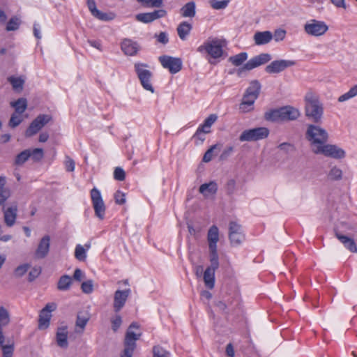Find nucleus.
I'll return each instance as SVG.
<instances>
[{"label": "nucleus", "instance_id": "nucleus-50", "mask_svg": "<svg viewBox=\"0 0 357 357\" xmlns=\"http://www.w3.org/2000/svg\"><path fill=\"white\" fill-rule=\"evenodd\" d=\"M229 234H243L241 226L236 222H231L229 223Z\"/></svg>", "mask_w": 357, "mask_h": 357}, {"label": "nucleus", "instance_id": "nucleus-47", "mask_svg": "<svg viewBox=\"0 0 357 357\" xmlns=\"http://www.w3.org/2000/svg\"><path fill=\"white\" fill-rule=\"evenodd\" d=\"M218 146H219L218 144H215V145L211 146V148L208 149L204 153L202 160L204 162H210L213 158L214 150L218 149Z\"/></svg>", "mask_w": 357, "mask_h": 357}, {"label": "nucleus", "instance_id": "nucleus-59", "mask_svg": "<svg viewBox=\"0 0 357 357\" xmlns=\"http://www.w3.org/2000/svg\"><path fill=\"white\" fill-rule=\"evenodd\" d=\"M3 357H13L14 347L13 345L2 346Z\"/></svg>", "mask_w": 357, "mask_h": 357}, {"label": "nucleus", "instance_id": "nucleus-46", "mask_svg": "<svg viewBox=\"0 0 357 357\" xmlns=\"http://www.w3.org/2000/svg\"><path fill=\"white\" fill-rule=\"evenodd\" d=\"M153 357H169V352L160 346H155L153 349Z\"/></svg>", "mask_w": 357, "mask_h": 357}, {"label": "nucleus", "instance_id": "nucleus-44", "mask_svg": "<svg viewBox=\"0 0 357 357\" xmlns=\"http://www.w3.org/2000/svg\"><path fill=\"white\" fill-rule=\"evenodd\" d=\"M30 154H31V158L34 161H39L44 156L43 150L40 148H36L33 150L30 149Z\"/></svg>", "mask_w": 357, "mask_h": 357}, {"label": "nucleus", "instance_id": "nucleus-14", "mask_svg": "<svg viewBox=\"0 0 357 357\" xmlns=\"http://www.w3.org/2000/svg\"><path fill=\"white\" fill-rule=\"evenodd\" d=\"M159 61L162 67L168 69L172 74L179 72L182 68V61L179 58L164 55L159 57Z\"/></svg>", "mask_w": 357, "mask_h": 357}, {"label": "nucleus", "instance_id": "nucleus-12", "mask_svg": "<svg viewBox=\"0 0 357 357\" xmlns=\"http://www.w3.org/2000/svg\"><path fill=\"white\" fill-rule=\"evenodd\" d=\"M315 154H321L326 157H331L335 159H342L345 157V151L334 144L325 143L320 149H317Z\"/></svg>", "mask_w": 357, "mask_h": 357}, {"label": "nucleus", "instance_id": "nucleus-58", "mask_svg": "<svg viewBox=\"0 0 357 357\" xmlns=\"http://www.w3.org/2000/svg\"><path fill=\"white\" fill-rule=\"evenodd\" d=\"M111 322L112 328L114 332H116L120 328L122 324L121 317L119 315H116L115 317L112 319Z\"/></svg>", "mask_w": 357, "mask_h": 357}, {"label": "nucleus", "instance_id": "nucleus-40", "mask_svg": "<svg viewBox=\"0 0 357 357\" xmlns=\"http://www.w3.org/2000/svg\"><path fill=\"white\" fill-rule=\"evenodd\" d=\"M22 121V114L14 112L10 119L8 124L10 127L13 128L19 126Z\"/></svg>", "mask_w": 357, "mask_h": 357}, {"label": "nucleus", "instance_id": "nucleus-45", "mask_svg": "<svg viewBox=\"0 0 357 357\" xmlns=\"http://www.w3.org/2000/svg\"><path fill=\"white\" fill-rule=\"evenodd\" d=\"M342 170L336 167H333L328 174V177L331 180H340L342 178Z\"/></svg>", "mask_w": 357, "mask_h": 357}, {"label": "nucleus", "instance_id": "nucleus-49", "mask_svg": "<svg viewBox=\"0 0 357 357\" xmlns=\"http://www.w3.org/2000/svg\"><path fill=\"white\" fill-rule=\"evenodd\" d=\"M150 13H143L137 14L135 17L137 21L147 24L153 22Z\"/></svg>", "mask_w": 357, "mask_h": 357}, {"label": "nucleus", "instance_id": "nucleus-38", "mask_svg": "<svg viewBox=\"0 0 357 357\" xmlns=\"http://www.w3.org/2000/svg\"><path fill=\"white\" fill-rule=\"evenodd\" d=\"M142 6L150 8H160L162 6V0H137Z\"/></svg>", "mask_w": 357, "mask_h": 357}, {"label": "nucleus", "instance_id": "nucleus-51", "mask_svg": "<svg viewBox=\"0 0 357 357\" xmlns=\"http://www.w3.org/2000/svg\"><path fill=\"white\" fill-rule=\"evenodd\" d=\"M114 178L116 181H124L126 178L125 171L121 167H116L114 171Z\"/></svg>", "mask_w": 357, "mask_h": 357}, {"label": "nucleus", "instance_id": "nucleus-54", "mask_svg": "<svg viewBox=\"0 0 357 357\" xmlns=\"http://www.w3.org/2000/svg\"><path fill=\"white\" fill-rule=\"evenodd\" d=\"M150 14L151 15V20L153 22L155 20L165 17L167 15V12L165 10L160 9L154 10L153 12H150Z\"/></svg>", "mask_w": 357, "mask_h": 357}, {"label": "nucleus", "instance_id": "nucleus-26", "mask_svg": "<svg viewBox=\"0 0 357 357\" xmlns=\"http://www.w3.org/2000/svg\"><path fill=\"white\" fill-rule=\"evenodd\" d=\"M192 29V24L188 22L184 21L180 23L177 27V33L180 39L182 40H186Z\"/></svg>", "mask_w": 357, "mask_h": 357}, {"label": "nucleus", "instance_id": "nucleus-15", "mask_svg": "<svg viewBox=\"0 0 357 357\" xmlns=\"http://www.w3.org/2000/svg\"><path fill=\"white\" fill-rule=\"evenodd\" d=\"M295 64L296 62L291 60H275L266 66L265 71L268 74H278Z\"/></svg>", "mask_w": 357, "mask_h": 357}, {"label": "nucleus", "instance_id": "nucleus-25", "mask_svg": "<svg viewBox=\"0 0 357 357\" xmlns=\"http://www.w3.org/2000/svg\"><path fill=\"white\" fill-rule=\"evenodd\" d=\"M218 190L217 183L214 181H211L208 183H204L199 186V191L204 197L215 195Z\"/></svg>", "mask_w": 357, "mask_h": 357}, {"label": "nucleus", "instance_id": "nucleus-35", "mask_svg": "<svg viewBox=\"0 0 357 357\" xmlns=\"http://www.w3.org/2000/svg\"><path fill=\"white\" fill-rule=\"evenodd\" d=\"M10 313L4 307H0V327H4L10 323Z\"/></svg>", "mask_w": 357, "mask_h": 357}, {"label": "nucleus", "instance_id": "nucleus-41", "mask_svg": "<svg viewBox=\"0 0 357 357\" xmlns=\"http://www.w3.org/2000/svg\"><path fill=\"white\" fill-rule=\"evenodd\" d=\"M96 18L102 20V21H109L114 19V15L112 13H102L99 10H97L95 11V13L92 15Z\"/></svg>", "mask_w": 357, "mask_h": 357}, {"label": "nucleus", "instance_id": "nucleus-3", "mask_svg": "<svg viewBox=\"0 0 357 357\" xmlns=\"http://www.w3.org/2000/svg\"><path fill=\"white\" fill-rule=\"evenodd\" d=\"M261 90V84L257 80L252 81L246 89L243 100L240 105V109L243 112H248L252 109L255 100L258 98Z\"/></svg>", "mask_w": 357, "mask_h": 357}, {"label": "nucleus", "instance_id": "nucleus-13", "mask_svg": "<svg viewBox=\"0 0 357 357\" xmlns=\"http://www.w3.org/2000/svg\"><path fill=\"white\" fill-rule=\"evenodd\" d=\"M51 119L47 114L38 115L29 125L25 131L26 137H30L40 130Z\"/></svg>", "mask_w": 357, "mask_h": 357}, {"label": "nucleus", "instance_id": "nucleus-60", "mask_svg": "<svg viewBox=\"0 0 357 357\" xmlns=\"http://www.w3.org/2000/svg\"><path fill=\"white\" fill-rule=\"evenodd\" d=\"M40 274V269H31L26 278L29 282L33 281Z\"/></svg>", "mask_w": 357, "mask_h": 357}, {"label": "nucleus", "instance_id": "nucleus-42", "mask_svg": "<svg viewBox=\"0 0 357 357\" xmlns=\"http://www.w3.org/2000/svg\"><path fill=\"white\" fill-rule=\"evenodd\" d=\"M229 1V0H222V1H218V0H211L210 1V5L215 10H220L225 8Z\"/></svg>", "mask_w": 357, "mask_h": 357}, {"label": "nucleus", "instance_id": "nucleus-2", "mask_svg": "<svg viewBox=\"0 0 357 357\" xmlns=\"http://www.w3.org/2000/svg\"><path fill=\"white\" fill-rule=\"evenodd\" d=\"M305 100L306 116L318 123L323 115V107L317 96L312 92H308L305 95Z\"/></svg>", "mask_w": 357, "mask_h": 357}, {"label": "nucleus", "instance_id": "nucleus-9", "mask_svg": "<svg viewBox=\"0 0 357 357\" xmlns=\"http://www.w3.org/2000/svg\"><path fill=\"white\" fill-rule=\"evenodd\" d=\"M269 130L265 127H259L244 130L239 137L241 142H255L266 139Z\"/></svg>", "mask_w": 357, "mask_h": 357}, {"label": "nucleus", "instance_id": "nucleus-30", "mask_svg": "<svg viewBox=\"0 0 357 357\" xmlns=\"http://www.w3.org/2000/svg\"><path fill=\"white\" fill-rule=\"evenodd\" d=\"M73 282V278L67 275L61 276L58 282L57 287L61 291L68 290Z\"/></svg>", "mask_w": 357, "mask_h": 357}, {"label": "nucleus", "instance_id": "nucleus-23", "mask_svg": "<svg viewBox=\"0 0 357 357\" xmlns=\"http://www.w3.org/2000/svg\"><path fill=\"white\" fill-rule=\"evenodd\" d=\"M337 238L344 245V246L351 252H357V246L354 240L347 236L335 232Z\"/></svg>", "mask_w": 357, "mask_h": 357}, {"label": "nucleus", "instance_id": "nucleus-39", "mask_svg": "<svg viewBox=\"0 0 357 357\" xmlns=\"http://www.w3.org/2000/svg\"><path fill=\"white\" fill-rule=\"evenodd\" d=\"M20 20L17 17H13L8 22L6 25V30L8 31H15L18 29L20 25Z\"/></svg>", "mask_w": 357, "mask_h": 357}, {"label": "nucleus", "instance_id": "nucleus-20", "mask_svg": "<svg viewBox=\"0 0 357 357\" xmlns=\"http://www.w3.org/2000/svg\"><path fill=\"white\" fill-rule=\"evenodd\" d=\"M280 112L282 121H294L300 116V112L298 109L289 106L280 107Z\"/></svg>", "mask_w": 357, "mask_h": 357}, {"label": "nucleus", "instance_id": "nucleus-21", "mask_svg": "<svg viewBox=\"0 0 357 357\" xmlns=\"http://www.w3.org/2000/svg\"><path fill=\"white\" fill-rule=\"evenodd\" d=\"M17 207L16 205L10 206L5 209L3 208L4 221L8 227H12L15 222L17 218Z\"/></svg>", "mask_w": 357, "mask_h": 357}, {"label": "nucleus", "instance_id": "nucleus-37", "mask_svg": "<svg viewBox=\"0 0 357 357\" xmlns=\"http://www.w3.org/2000/svg\"><path fill=\"white\" fill-rule=\"evenodd\" d=\"M356 96H357V84L351 87L347 93L341 95L338 98V101L344 102L355 97Z\"/></svg>", "mask_w": 357, "mask_h": 357}, {"label": "nucleus", "instance_id": "nucleus-8", "mask_svg": "<svg viewBox=\"0 0 357 357\" xmlns=\"http://www.w3.org/2000/svg\"><path fill=\"white\" fill-rule=\"evenodd\" d=\"M303 29L307 35L319 37L328 31V26L324 21L310 19L304 24Z\"/></svg>", "mask_w": 357, "mask_h": 357}, {"label": "nucleus", "instance_id": "nucleus-31", "mask_svg": "<svg viewBox=\"0 0 357 357\" xmlns=\"http://www.w3.org/2000/svg\"><path fill=\"white\" fill-rule=\"evenodd\" d=\"M51 317V314H47L46 312L40 311L38 328L40 329H46L50 325Z\"/></svg>", "mask_w": 357, "mask_h": 357}, {"label": "nucleus", "instance_id": "nucleus-36", "mask_svg": "<svg viewBox=\"0 0 357 357\" xmlns=\"http://www.w3.org/2000/svg\"><path fill=\"white\" fill-rule=\"evenodd\" d=\"M31 158L30 149H26L20 153L15 158V163L17 165H22Z\"/></svg>", "mask_w": 357, "mask_h": 357}, {"label": "nucleus", "instance_id": "nucleus-33", "mask_svg": "<svg viewBox=\"0 0 357 357\" xmlns=\"http://www.w3.org/2000/svg\"><path fill=\"white\" fill-rule=\"evenodd\" d=\"M11 106L15 107V112L17 113L22 114L27 107V102L26 100L24 98H19L15 102H12L10 103Z\"/></svg>", "mask_w": 357, "mask_h": 357}, {"label": "nucleus", "instance_id": "nucleus-52", "mask_svg": "<svg viewBox=\"0 0 357 357\" xmlns=\"http://www.w3.org/2000/svg\"><path fill=\"white\" fill-rule=\"evenodd\" d=\"M278 148L284 152L285 153H289L295 150L294 146L289 142H283L278 146Z\"/></svg>", "mask_w": 357, "mask_h": 357}, {"label": "nucleus", "instance_id": "nucleus-4", "mask_svg": "<svg viewBox=\"0 0 357 357\" xmlns=\"http://www.w3.org/2000/svg\"><path fill=\"white\" fill-rule=\"evenodd\" d=\"M207 240L208 242L210 261L211 263L210 268H218L219 264L217 252V243L219 241V230L215 225H213L210 227L208 231Z\"/></svg>", "mask_w": 357, "mask_h": 357}, {"label": "nucleus", "instance_id": "nucleus-64", "mask_svg": "<svg viewBox=\"0 0 357 357\" xmlns=\"http://www.w3.org/2000/svg\"><path fill=\"white\" fill-rule=\"evenodd\" d=\"M211 132V127H204V124L201 125L196 131V136L203 135Z\"/></svg>", "mask_w": 357, "mask_h": 357}, {"label": "nucleus", "instance_id": "nucleus-10", "mask_svg": "<svg viewBox=\"0 0 357 357\" xmlns=\"http://www.w3.org/2000/svg\"><path fill=\"white\" fill-rule=\"evenodd\" d=\"M90 195L96 216L101 220H103L105 215L106 207L100 191L96 188H93L90 192Z\"/></svg>", "mask_w": 357, "mask_h": 357}, {"label": "nucleus", "instance_id": "nucleus-22", "mask_svg": "<svg viewBox=\"0 0 357 357\" xmlns=\"http://www.w3.org/2000/svg\"><path fill=\"white\" fill-rule=\"evenodd\" d=\"M121 50L126 55L134 56L137 53L139 48L137 43L125 39L121 43Z\"/></svg>", "mask_w": 357, "mask_h": 357}, {"label": "nucleus", "instance_id": "nucleus-18", "mask_svg": "<svg viewBox=\"0 0 357 357\" xmlns=\"http://www.w3.org/2000/svg\"><path fill=\"white\" fill-rule=\"evenodd\" d=\"M50 245V238L49 236H45L41 238L38 248L36 250L35 255L37 258H44L48 253Z\"/></svg>", "mask_w": 357, "mask_h": 357}, {"label": "nucleus", "instance_id": "nucleus-19", "mask_svg": "<svg viewBox=\"0 0 357 357\" xmlns=\"http://www.w3.org/2000/svg\"><path fill=\"white\" fill-rule=\"evenodd\" d=\"M273 38V33L270 31H257L253 36V40L257 45L268 44Z\"/></svg>", "mask_w": 357, "mask_h": 357}, {"label": "nucleus", "instance_id": "nucleus-34", "mask_svg": "<svg viewBox=\"0 0 357 357\" xmlns=\"http://www.w3.org/2000/svg\"><path fill=\"white\" fill-rule=\"evenodd\" d=\"M8 81L11 84L15 91H21L23 89L24 80L21 77L10 76L8 78Z\"/></svg>", "mask_w": 357, "mask_h": 357}, {"label": "nucleus", "instance_id": "nucleus-27", "mask_svg": "<svg viewBox=\"0 0 357 357\" xmlns=\"http://www.w3.org/2000/svg\"><path fill=\"white\" fill-rule=\"evenodd\" d=\"M195 3L190 1L181 8V14L183 17H193L196 14Z\"/></svg>", "mask_w": 357, "mask_h": 357}, {"label": "nucleus", "instance_id": "nucleus-29", "mask_svg": "<svg viewBox=\"0 0 357 357\" xmlns=\"http://www.w3.org/2000/svg\"><path fill=\"white\" fill-rule=\"evenodd\" d=\"M280 108L271 109L267 111L264 114V119L268 121L277 122L282 121V117L280 114Z\"/></svg>", "mask_w": 357, "mask_h": 357}, {"label": "nucleus", "instance_id": "nucleus-48", "mask_svg": "<svg viewBox=\"0 0 357 357\" xmlns=\"http://www.w3.org/2000/svg\"><path fill=\"white\" fill-rule=\"evenodd\" d=\"M82 291L85 294H91L93 290V280H89L83 282L81 285Z\"/></svg>", "mask_w": 357, "mask_h": 357}, {"label": "nucleus", "instance_id": "nucleus-32", "mask_svg": "<svg viewBox=\"0 0 357 357\" xmlns=\"http://www.w3.org/2000/svg\"><path fill=\"white\" fill-rule=\"evenodd\" d=\"M248 59V54L246 52H241L234 56H230L229 61L235 66H241Z\"/></svg>", "mask_w": 357, "mask_h": 357}, {"label": "nucleus", "instance_id": "nucleus-1", "mask_svg": "<svg viewBox=\"0 0 357 357\" xmlns=\"http://www.w3.org/2000/svg\"><path fill=\"white\" fill-rule=\"evenodd\" d=\"M306 139L310 144V146L313 153H317V149H320L328 139L327 131L318 126L309 125L307 126Z\"/></svg>", "mask_w": 357, "mask_h": 357}, {"label": "nucleus", "instance_id": "nucleus-11", "mask_svg": "<svg viewBox=\"0 0 357 357\" xmlns=\"http://www.w3.org/2000/svg\"><path fill=\"white\" fill-rule=\"evenodd\" d=\"M272 56L268 53H261L251 58L244 66L238 70V75L241 74L245 70H251L258 66L265 64L270 61Z\"/></svg>", "mask_w": 357, "mask_h": 357}, {"label": "nucleus", "instance_id": "nucleus-43", "mask_svg": "<svg viewBox=\"0 0 357 357\" xmlns=\"http://www.w3.org/2000/svg\"><path fill=\"white\" fill-rule=\"evenodd\" d=\"M229 238L232 245H239L244 240V234H229Z\"/></svg>", "mask_w": 357, "mask_h": 357}, {"label": "nucleus", "instance_id": "nucleus-55", "mask_svg": "<svg viewBox=\"0 0 357 357\" xmlns=\"http://www.w3.org/2000/svg\"><path fill=\"white\" fill-rule=\"evenodd\" d=\"M88 321L89 317L78 314L76 321V326L79 327L82 330H83L86 326Z\"/></svg>", "mask_w": 357, "mask_h": 357}, {"label": "nucleus", "instance_id": "nucleus-62", "mask_svg": "<svg viewBox=\"0 0 357 357\" xmlns=\"http://www.w3.org/2000/svg\"><path fill=\"white\" fill-rule=\"evenodd\" d=\"M286 35V31L282 29H278L275 31L273 36V38L275 41H280L282 40Z\"/></svg>", "mask_w": 357, "mask_h": 357}, {"label": "nucleus", "instance_id": "nucleus-63", "mask_svg": "<svg viewBox=\"0 0 357 357\" xmlns=\"http://www.w3.org/2000/svg\"><path fill=\"white\" fill-rule=\"evenodd\" d=\"M217 116L215 114L209 115L204 121V127H211V126L215 123L217 120Z\"/></svg>", "mask_w": 357, "mask_h": 357}, {"label": "nucleus", "instance_id": "nucleus-24", "mask_svg": "<svg viewBox=\"0 0 357 357\" xmlns=\"http://www.w3.org/2000/svg\"><path fill=\"white\" fill-rule=\"evenodd\" d=\"M56 340L59 347L61 348L68 347V331L66 327H60L58 328L56 335Z\"/></svg>", "mask_w": 357, "mask_h": 357}, {"label": "nucleus", "instance_id": "nucleus-61", "mask_svg": "<svg viewBox=\"0 0 357 357\" xmlns=\"http://www.w3.org/2000/svg\"><path fill=\"white\" fill-rule=\"evenodd\" d=\"M234 151V147L232 146H227L220 155V159L224 160H226Z\"/></svg>", "mask_w": 357, "mask_h": 357}, {"label": "nucleus", "instance_id": "nucleus-5", "mask_svg": "<svg viewBox=\"0 0 357 357\" xmlns=\"http://www.w3.org/2000/svg\"><path fill=\"white\" fill-rule=\"evenodd\" d=\"M223 44L220 39L215 38L207 40L197 48V52L200 53L206 52L211 59H217L223 54Z\"/></svg>", "mask_w": 357, "mask_h": 357}, {"label": "nucleus", "instance_id": "nucleus-53", "mask_svg": "<svg viewBox=\"0 0 357 357\" xmlns=\"http://www.w3.org/2000/svg\"><path fill=\"white\" fill-rule=\"evenodd\" d=\"M114 199L116 204L122 205L126 203V194L117 190L114 194Z\"/></svg>", "mask_w": 357, "mask_h": 357}, {"label": "nucleus", "instance_id": "nucleus-28", "mask_svg": "<svg viewBox=\"0 0 357 357\" xmlns=\"http://www.w3.org/2000/svg\"><path fill=\"white\" fill-rule=\"evenodd\" d=\"M89 248V244H85L84 247L80 244L77 245L75 250V258L79 261H84L86 258V250Z\"/></svg>", "mask_w": 357, "mask_h": 357}, {"label": "nucleus", "instance_id": "nucleus-7", "mask_svg": "<svg viewBox=\"0 0 357 357\" xmlns=\"http://www.w3.org/2000/svg\"><path fill=\"white\" fill-rule=\"evenodd\" d=\"M134 67L135 71L143 88L153 93L154 89L151 82L152 73L147 69L149 66L146 63L137 62L135 63Z\"/></svg>", "mask_w": 357, "mask_h": 357}, {"label": "nucleus", "instance_id": "nucleus-17", "mask_svg": "<svg viewBox=\"0 0 357 357\" xmlns=\"http://www.w3.org/2000/svg\"><path fill=\"white\" fill-rule=\"evenodd\" d=\"M197 278L202 277L206 287L212 289L215 285V269H197Z\"/></svg>", "mask_w": 357, "mask_h": 357}, {"label": "nucleus", "instance_id": "nucleus-6", "mask_svg": "<svg viewBox=\"0 0 357 357\" xmlns=\"http://www.w3.org/2000/svg\"><path fill=\"white\" fill-rule=\"evenodd\" d=\"M141 335L139 326L136 323H132L126 333L123 349L126 354H133L136 347V341L139 339Z\"/></svg>", "mask_w": 357, "mask_h": 357}, {"label": "nucleus", "instance_id": "nucleus-16", "mask_svg": "<svg viewBox=\"0 0 357 357\" xmlns=\"http://www.w3.org/2000/svg\"><path fill=\"white\" fill-rule=\"evenodd\" d=\"M130 293L131 290L130 289L115 291L113 307L116 312H119L123 308Z\"/></svg>", "mask_w": 357, "mask_h": 357}, {"label": "nucleus", "instance_id": "nucleus-57", "mask_svg": "<svg viewBox=\"0 0 357 357\" xmlns=\"http://www.w3.org/2000/svg\"><path fill=\"white\" fill-rule=\"evenodd\" d=\"M65 167L67 172H73L75 167V161L69 156H66Z\"/></svg>", "mask_w": 357, "mask_h": 357}, {"label": "nucleus", "instance_id": "nucleus-56", "mask_svg": "<svg viewBox=\"0 0 357 357\" xmlns=\"http://www.w3.org/2000/svg\"><path fill=\"white\" fill-rule=\"evenodd\" d=\"M10 195L9 189L4 188L0 190V205L4 206V203L8 199Z\"/></svg>", "mask_w": 357, "mask_h": 357}]
</instances>
